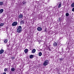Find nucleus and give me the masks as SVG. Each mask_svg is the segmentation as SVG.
<instances>
[{
	"instance_id": "1",
	"label": "nucleus",
	"mask_w": 74,
	"mask_h": 74,
	"mask_svg": "<svg viewBox=\"0 0 74 74\" xmlns=\"http://www.w3.org/2000/svg\"><path fill=\"white\" fill-rule=\"evenodd\" d=\"M17 32L18 33H21L22 32V27L21 26L18 27L17 29Z\"/></svg>"
},
{
	"instance_id": "2",
	"label": "nucleus",
	"mask_w": 74,
	"mask_h": 74,
	"mask_svg": "<svg viewBox=\"0 0 74 74\" xmlns=\"http://www.w3.org/2000/svg\"><path fill=\"white\" fill-rule=\"evenodd\" d=\"M48 63H49V61H48V60H45L43 63V66H45L48 65Z\"/></svg>"
},
{
	"instance_id": "3",
	"label": "nucleus",
	"mask_w": 74,
	"mask_h": 74,
	"mask_svg": "<svg viewBox=\"0 0 74 74\" xmlns=\"http://www.w3.org/2000/svg\"><path fill=\"white\" fill-rule=\"evenodd\" d=\"M18 25V23L16 22H13L12 24V26H15Z\"/></svg>"
},
{
	"instance_id": "4",
	"label": "nucleus",
	"mask_w": 74,
	"mask_h": 74,
	"mask_svg": "<svg viewBox=\"0 0 74 74\" xmlns=\"http://www.w3.org/2000/svg\"><path fill=\"white\" fill-rule=\"evenodd\" d=\"M22 18H23V15L21 13H20L18 16V19H21Z\"/></svg>"
},
{
	"instance_id": "5",
	"label": "nucleus",
	"mask_w": 74,
	"mask_h": 74,
	"mask_svg": "<svg viewBox=\"0 0 74 74\" xmlns=\"http://www.w3.org/2000/svg\"><path fill=\"white\" fill-rule=\"evenodd\" d=\"M37 30L38 31H41V30H42V28L41 27H38Z\"/></svg>"
},
{
	"instance_id": "6",
	"label": "nucleus",
	"mask_w": 74,
	"mask_h": 74,
	"mask_svg": "<svg viewBox=\"0 0 74 74\" xmlns=\"http://www.w3.org/2000/svg\"><path fill=\"white\" fill-rule=\"evenodd\" d=\"M11 71L12 72H14L15 71V68L14 67H12L11 68Z\"/></svg>"
},
{
	"instance_id": "7",
	"label": "nucleus",
	"mask_w": 74,
	"mask_h": 74,
	"mask_svg": "<svg viewBox=\"0 0 74 74\" xmlns=\"http://www.w3.org/2000/svg\"><path fill=\"white\" fill-rule=\"evenodd\" d=\"M4 52V50L2 49L0 51V54H2Z\"/></svg>"
},
{
	"instance_id": "8",
	"label": "nucleus",
	"mask_w": 74,
	"mask_h": 74,
	"mask_svg": "<svg viewBox=\"0 0 74 74\" xmlns=\"http://www.w3.org/2000/svg\"><path fill=\"white\" fill-rule=\"evenodd\" d=\"M57 45H58V43H56V42H55L53 44V45L54 47H56V46H57Z\"/></svg>"
},
{
	"instance_id": "9",
	"label": "nucleus",
	"mask_w": 74,
	"mask_h": 74,
	"mask_svg": "<svg viewBox=\"0 0 74 74\" xmlns=\"http://www.w3.org/2000/svg\"><path fill=\"white\" fill-rule=\"evenodd\" d=\"M32 53H35L36 52V49H34L32 50Z\"/></svg>"
},
{
	"instance_id": "10",
	"label": "nucleus",
	"mask_w": 74,
	"mask_h": 74,
	"mask_svg": "<svg viewBox=\"0 0 74 74\" xmlns=\"http://www.w3.org/2000/svg\"><path fill=\"white\" fill-rule=\"evenodd\" d=\"M3 11H4V10L3 9H1L0 10V13H2Z\"/></svg>"
},
{
	"instance_id": "11",
	"label": "nucleus",
	"mask_w": 74,
	"mask_h": 74,
	"mask_svg": "<svg viewBox=\"0 0 74 74\" xmlns=\"http://www.w3.org/2000/svg\"><path fill=\"white\" fill-rule=\"evenodd\" d=\"M24 52L25 53H27V52H28V49H25L24 50Z\"/></svg>"
},
{
	"instance_id": "12",
	"label": "nucleus",
	"mask_w": 74,
	"mask_h": 74,
	"mask_svg": "<svg viewBox=\"0 0 74 74\" xmlns=\"http://www.w3.org/2000/svg\"><path fill=\"white\" fill-rule=\"evenodd\" d=\"M8 41V40H7V39H5V40H4V43H7V42Z\"/></svg>"
},
{
	"instance_id": "13",
	"label": "nucleus",
	"mask_w": 74,
	"mask_h": 74,
	"mask_svg": "<svg viewBox=\"0 0 74 74\" xmlns=\"http://www.w3.org/2000/svg\"><path fill=\"white\" fill-rule=\"evenodd\" d=\"M61 6H62V4L61 3H60L58 5V8H60Z\"/></svg>"
},
{
	"instance_id": "14",
	"label": "nucleus",
	"mask_w": 74,
	"mask_h": 74,
	"mask_svg": "<svg viewBox=\"0 0 74 74\" xmlns=\"http://www.w3.org/2000/svg\"><path fill=\"white\" fill-rule=\"evenodd\" d=\"M21 24H23L24 23V21H22L20 22Z\"/></svg>"
},
{
	"instance_id": "15",
	"label": "nucleus",
	"mask_w": 74,
	"mask_h": 74,
	"mask_svg": "<svg viewBox=\"0 0 74 74\" xmlns=\"http://www.w3.org/2000/svg\"><path fill=\"white\" fill-rule=\"evenodd\" d=\"M33 57V55H31L29 56V58L30 59H32Z\"/></svg>"
},
{
	"instance_id": "16",
	"label": "nucleus",
	"mask_w": 74,
	"mask_h": 74,
	"mask_svg": "<svg viewBox=\"0 0 74 74\" xmlns=\"http://www.w3.org/2000/svg\"><path fill=\"white\" fill-rule=\"evenodd\" d=\"M38 55L39 56H41L42 55V53H41V52H40L39 53Z\"/></svg>"
},
{
	"instance_id": "17",
	"label": "nucleus",
	"mask_w": 74,
	"mask_h": 74,
	"mask_svg": "<svg viewBox=\"0 0 74 74\" xmlns=\"http://www.w3.org/2000/svg\"><path fill=\"white\" fill-rule=\"evenodd\" d=\"M3 4V2H0V5L1 6H2Z\"/></svg>"
},
{
	"instance_id": "18",
	"label": "nucleus",
	"mask_w": 74,
	"mask_h": 74,
	"mask_svg": "<svg viewBox=\"0 0 74 74\" xmlns=\"http://www.w3.org/2000/svg\"><path fill=\"white\" fill-rule=\"evenodd\" d=\"M69 15V13H67L66 14V16H68Z\"/></svg>"
},
{
	"instance_id": "19",
	"label": "nucleus",
	"mask_w": 74,
	"mask_h": 74,
	"mask_svg": "<svg viewBox=\"0 0 74 74\" xmlns=\"http://www.w3.org/2000/svg\"><path fill=\"white\" fill-rule=\"evenodd\" d=\"M4 25V23H1L0 24V26H3Z\"/></svg>"
},
{
	"instance_id": "20",
	"label": "nucleus",
	"mask_w": 74,
	"mask_h": 74,
	"mask_svg": "<svg viewBox=\"0 0 74 74\" xmlns=\"http://www.w3.org/2000/svg\"><path fill=\"white\" fill-rule=\"evenodd\" d=\"M72 7H74V3H72L71 5Z\"/></svg>"
},
{
	"instance_id": "21",
	"label": "nucleus",
	"mask_w": 74,
	"mask_h": 74,
	"mask_svg": "<svg viewBox=\"0 0 74 74\" xmlns=\"http://www.w3.org/2000/svg\"><path fill=\"white\" fill-rule=\"evenodd\" d=\"M7 68H5L4 69L5 72H6V71H7Z\"/></svg>"
},
{
	"instance_id": "22",
	"label": "nucleus",
	"mask_w": 74,
	"mask_h": 74,
	"mask_svg": "<svg viewBox=\"0 0 74 74\" xmlns=\"http://www.w3.org/2000/svg\"><path fill=\"white\" fill-rule=\"evenodd\" d=\"M47 49H48V50H49V51H51V50L49 47Z\"/></svg>"
},
{
	"instance_id": "23",
	"label": "nucleus",
	"mask_w": 74,
	"mask_h": 74,
	"mask_svg": "<svg viewBox=\"0 0 74 74\" xmlns=\"http://www.w3.org/2000/svg\"><path fill=\"white\" fill-rule=\"evenodd\" d=\"M63 60V58H60V61H62Z\"/></svg>"
},
{
	"instance_id": "24",
	"label": "nucleus",
	"mask_w": 74,
	"mask_h": 74,
	"mask_svg": "<svg viewBox=\"0 0 74 74\" xmlns=\"http://www.w3.org/2000/svg\"><path fill=\"white\" fill-rule=\"evenodd\" d=\"M72 11L74 12V7L73 8Z\"/></svg>"
},
{
	"instance_id": "25",
	"label": "nucleus",
	"mask_w": 74,
	"mask_h": 74,
	"mask_svg": "<svg viewBox=\"0 0 74 74\" xmlns=\"http://www.w3.org/2000/svg\"><path fill=\"white\" fill-rule=\"evenodd\" d=\"M62 53L63 52V48H62Z\"/></svg>"
},
{
	"instance_id": "26",
	"label": "nucleus",
	"mask_w": 74,
	"mask_h": 74,
	"mask_svg": "<svg viewBox=\"0 0 74 74\" xmlns=\"http://www.w3.org/2000/svg\"><path fill=\"white\" fill-rule=\"evenodd\" d=\"M46 29H45V30L44 31V32H46Z\"/></svg>"
},
{
	"instance_id": "27",
	"label": "nucleus",
	"mask_w": 74,
	"mask_h": 74,
	"mask_svg": "<svg viewBox=\"0 0 74 74\" xmlns=\"http://www.w3.org/2000/svg\"><path fill=\"white\" fill-rule=\"evenodd\" d=\"M8 47H9V45L8 46Z\"/></svg>"
}]
</instances>
